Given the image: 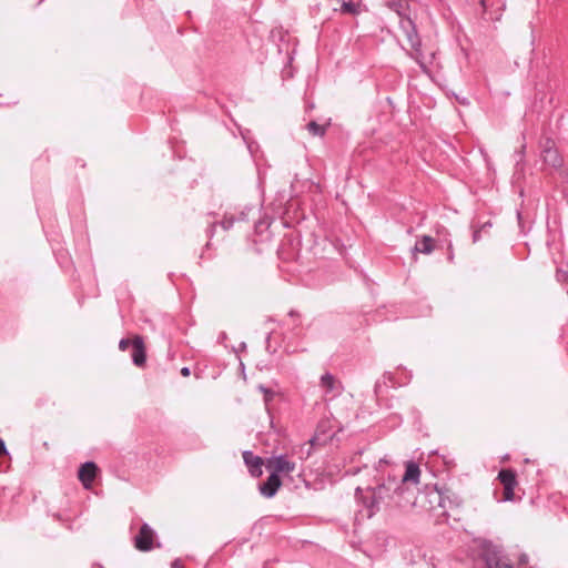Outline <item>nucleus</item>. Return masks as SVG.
<instances>
[{
	"instance_id": "2eb2a0df",
	"label": "nucleus",
	"mask_w": 568,
	"mask_h": 568,
	"mask_svg": "<svg viewBox=\"0 0 568 568\" xmlns=\"http://www.w3.org/2000/svg\"><path fill=\"white\" fill-rule=\"evenodd\" d=\"M542 160L546 164L551 168H560L562 164V158L559 152L552 148H545L542 151Z\"/></svg>"
},
{
	"instance_id": "39448f33",
	"label": "nucleus",
	"mask_w": 568,
	"mask_h": 568,
	"mask_svg": "<svg viewBox=\"0 0 568 568\" xmlns=\"http://www.w3.org/2000/svg\"><path fill=\"white\" fill-rule=\"evenodd\" d=\"M320 386L324 390V395L333 399L342 394L344 390L343 384L331 373H325L321 376Z\"/></svg>"
},
{
	"instance_id": "ddd939ff",
	"label": "nucleus",
	"mask_w": 568,
	"mask_h": 568,
	"mask_svg": "<svg viewBox=\"0 0 568 568\" xmlns=\"http://www.w3.org/2000/svg\"><path fill=\"white\" fill-rule=\"evenodd\" d=\"M420 469L417 464L409 462L406 465V470L403 475L399 474L400 486L405 489V484L410 481L413 484L419 483Z\"/></svg>"
},
{
	"instance_id": "b1692460",
	"label": "nucleus",
	"mask_w": 568,
	"mask_h": 568,
	"mask_svg": "<svg viewBox=\"0 0 568 568\" xmlns=\"http://www.w3.org/2000/svg\"><path fill=\"white\" fill-rule=\"evenodd\" d=\"M528 560H529V558L526 554L520 555V557L518 559V567L527 566Z\"/></svg>"
},
{
	"instance_id": "f3484780",
	"label": "nucleus",
	"mask_w": 568,
	"mask_h": 568,
	"mask_svg": "<svg viewBox=\"0 0 568 568\" xmlns=\"http://www.w3.org/2000/svg\"><path fill=\"white\" fill-rule=\"evenodd\" d=\"M235 220L236 219L233 215L225 214L220 224L224 230H230L233 226Z\"/></svg>"
},
{
	"instance_id": "4be33fe9",
	"label": "nucleus",
	"mask_w": 568,
	"mask_h": 568,
	"mask_svg": "<svg viewBox=\"0 0 568 568\" xmlns=\"http://www.w3.org/2000/svg\"><path fill=\"white\" fill-rule=\"evenodd\" d=\"M258 389L264 393V395H265L264 399H265V403L267 404L271 400V398L273 397V393L263 385L258 386Z\"/></svg>"
},
{
	"instance_id": "2f4dec72",
	"label": "nucleus",
	"mask_w": 568,
	"mask_h": 568,
	"mask_svg": "<svg viewBox=\"0 0 568 568\" xmlns=\"http://www.w3.org/2000/svg\"><path fill=\"white\" fill-rule=\"evenodd\" d=\"M379 387H381V384L377 382L375 385V390L377 392Z\"/></svg>"
},
{
	"instance_id": "f8f14e48",
	"label": "nucleus",
	"mask_w": 568,
	"mask_h": 568,
	"mask_svg": "<svg viewBox=\"0 0 568 568\" xmlns=\"http://www.w3.org/2000/svg\"><path fill=\"white\" fill-rule=\"evenodd\" d=\"M132 362L134 365L141 367L145 364L146 361V353H145V346L144 341L141 336L136 335L132 339Z\"/></svg>"
},
{
	"instance_id": "a211bd4d",
	"label": "nucleus",
	"mask_w": 568,
	"mask_h": 568,
	"mask_svg": "<svg viewBox=\"0 0 568 568\" xmlns=\"http://www.w3.org/2000/svg\"><path fill=\"white\" fill-rule=\"evenodd\" d=\"M556 278L558 282L566 283L568 281V272L561 268H557Z\"/></svg>"
},
{
	"instance_id": "cd10ccee",
	"label": "nucleus",
	"mask_w": 568,
	"mask_h": 568,
	"mask_svg": "<svg viewBox=\"0 0 568 568\" xmlns=\"http://www.w3.org/2000/svg\"><path fill=\"white\" fill-rule=\"evenodd\" d=\"M181 374H182V376L187 377V376H190L191 371H190V368H189V367H183V368L181 369Z\"/></svg>"
},
{
	"instance_id": "412c9836",
	"label": "nucleus",
	"mask_w": 568,
	"mask_h": 568,
	"mask_svg": "<svg viewBox=\"0 0 568 568\" xmlns=\"http://www.w3.org/2000/svg\"><path fill=\"white\" fill-rule=\"evenodd\" d=\"M258 389L264 393V395H265L264 399H265V403L267 404L271 400V398L273 397V393L263 385L258 386Z\"/></svg>"
},
{
	"instance_id": "6e6552de",
	"label": "nucleus",
	"mask_w": 568,
	"mask_h": 568,
	"mask_svg": "<svg viewBox=\"0 0 568 568\" xmlns=\"http://www.w3.org/2000/svg\"><path fill=\"white\" fill-rule=\"evenodd\" d=\"M153 539L154 530L148 524H143L134 538V545L141 551H150L153 548Z\"/></svg>"
},
{
	"instance_id": "1a4fd4ad",
	"label": "nucleus",
	"mask_w": 568,
	"mask_h": 568,
	"mask_svg": "<svg viewBox=\"0 0 568 568\" xmlns=\"http://www.w3.org/2000/svg\"><path fill=\"white\" fill-rule=\"evenodd\" d=\"M98 473V467L93 462H87L81 465L78 476L79 480L82 483L83 487L89 489L91 488L95 476Z\"/></svg>"
},
{
	"instance_id": "f03ea898",
	"label": "nucleus",
	"mask_w": 568,
	"mask_h": 568,
	"mask_svg": "<svg viewBox=\"0 0 568 568\" xmlns=\"http://www.w3.org/2000/svg\"><path fill=\"white\" fill-rule=\"evenodd\" d=\"M478 548L479 557L484 561L485 568H515L511 564L503 561V549L500 546L494 544L493 541L483 539L479 541Z\"/></svg>"
},
{
	"instance_id": "20e7f679",
	"label": "nucleus",
	"mask_w": 568,
	"mask_h": 568,
	"mask_svg": "<svg viewBox=\"0 0 568 568\" xmlns=\"http://www.w3.org/2000/svg\"><path fill=\"white\" fill-rule=\"evenodd\" d=\"M265 467L267 470L280 476V474L293 473L296 468V464L291 462L286 455H278L267 458Z\"/></svg>"
},
{
	"instance_id": "f257e3e1",
	"label": "nucleus",
	"mask_w": 568,
	"mask_h": 568,
	"mask_svg": "<svg viewBox=\"0 0 568 568\" xmlns=\"http://www.w3.org/2000/svg\"><path fill=\"white\" fill-rule=\"evenodd\" d=\"M404 493L400 486L399 474L392 469L387 474V478H383L382 481L374 488L362 489L357 487L355 490V497L358 503L362 504L359 515L363 518H372L376 515L382 507L390 506L397 496Z\"/></svg>"
},
{
	"instance_id": "bb28decb",
	"label": "nucleus",
	"mask_w": 568,
	"mask_h": 568,
	"mask_svg": "<svg viewBox=\"0 0 568 568\" xmlns=\"http://www.w3.org/2000/svg\"><path fill=\"white\" fill-rule=\"evenodd\" d=\"M518 154V161L517 163L521 162L524 160L525 154V145L521 146V150L517 153Z\"/></svg>"
},
{
	"instance_id": "dca6fc26",
	"label": "nucleus",
	"mask_w": 568,
	"mask_h": 568,
	"mask_svg": "<svg viewBox=\"0 0 568 568\" xmlns=\"http://www.w3.org/2000/svg\"><path fill=\"white\" fill-rule=\"evenodd\" d=\"M307 131L314 136H324L326 132L325 125L318 124L316 121H311L306 125Z\"/></svg>"
},
{
	"instance_id": "393cba45",
	"label": "nucleus",
	"mask_w": 568,
	"mask_h": 568,
	"mask_svg": "<svg viewBox=\"0 0 568 568\" xmlns=\"http://www.w3.org/2000/svg\"><path fill=\"white\" fill-rule=\"evenodd\" d=\"M6 454H8L6 444H4V442L2 439H0V456H3Z\"/></svg>"
},
{
	"instance_id": "c85d7f7f",
	"label": "nucleus",
	"mask_w": 568,
	"mask_h": 568,
	"mask_svg": "<svg viewBox=\"0 0 568 568\" xmlns=\"http://www.w3.org/2000/svg\"><path fill=\"white\" fill-rule=\"evenodd\" d=\"M246 217H247V213L245 211H242L237 220L244 221V220H246Z\"/></svg>"
},
{
	"instance_id": "7ed1b4c3",
	"label": "nucleus",
	"mask_w": 568,
	"mask_h": 568,
	"mask_svg": "<svg viewBox=\"0 0 568 568\" xmlns=\"http://www.w3.org/2000/svg\"><path fill=\"white\" fill-rule=\"evenodd\" d=\"M332 425L329 419H322L316 426L315 434L308 440V449L306 450V457L311 456L312 448L316 446H323L332 439L331 434Z\"/></svg>"
},
{
	"instance_id": "5701e85b",
	"label": "nucleus",
	"mask_w": 568,
	"mask_h": 568,
	"mask_svg": "<svg viewBox=\"0 0 568 568\" xmlns=\"http://www.w3.org/2000/svg\"><path fill=\"white\" fill-rule=\"evenodd\" d=\"M258 389L264 393V395H265L264 399H265V403L267 404L271 400V398L273 397V393L263 385L258 386Z\"/></svg>"
},
{
	"instance_id": "9d476101",
	"label": "nucleus",
	"mask_w": 568,
	"mask_h": 568,
	"mask_svg": "<svg viewBox=\"0 0 568 568\" xmlns=\"http://www.w3.org/2000/svg\"><path fill=\"white\" fill-rule=\"evenodd\" d=\"M244 463L253 477H260L262 475L263 459L260 456L254 455L250 450L243 452Z\"/></svg>"
},
{
	"instance_id": "9b49d317",
	"label": "nucleus",
	"mask_w": 568,
	"mask_h": 568,
	"mask_svg": "<svg viewBox=\"0 0 568 568\" xmlns=\"http://www.w3.org/2000/svg\"><path fill=\"white\" fill-rule=\"evenodd\" d=\"M281 485L282 480L280 476L271 471L267 479L260 486V493L266 498H272L276 495Z\"/></svg>"
},
{
	"instance_id": "c756f323",
	"label": "nucleus",
	"mask_w": 568,
	"mask_h": 568,
	"mask_svg": "<svg viewBox=\"0 0 568 568\" xmlns=\"http://www.w3.org/2000/svg\"><path fill=\"white\" fill-rule=\"evenodd\" d=\"M478 239H479V232H478V231H476V232H474V234H473V240H474V242H477V241H478Z\"/></svg>"
},
{
	"instance_id": "4468645a",
	"label": "nucleus",
	"mask_w": 568,
	"mask_h": 568,
	"mask_svg": "<svg viewBox=\"0 0 568 568\" xmlns=\"http://www.w3.org/2000/svg\"><path fill=\"white\" fill-rule=\"evenodd\" d=\"M434 239L429 235H423L416 243H415V246L413 247V253L416 254V253H423V254H430L434 248H435V244H434Z\"/></svg>"
},
{
	"instance_id": "a878e982",
	"label": "nucleus",
	"mask_w": 568,
	"mask_h": 568,
	"mask_svg": "<svg viewBox=\"0 0 568 568\" xmlns=\"http://www.w3.org/2000/svg\"><path fill=\"white\" fill-rule=\"evenodd\" d=\"M389 462L386 459V458H382L379 462H378V466H377V471H382V467L383 465H388Z\"/></svg>"
},
{
	"instance_id": "423d86ee",
	"label": "nucleus",
	"mask_w": 568,
	"mask_h": 568,
	"mask_svg": "<svg viewBox=\"0 0 568 568\" xmlns=\"http://www.w3.org/2000/svg\"><path fill=\"white\" fill-rule=\"evenodd\" d=\"M498 479L504 486L503 500H513L514 489L517 485L516 473L513 469H501L498 474Z\"/></svg>"
},
{
	"instance_id": "aec40b11",
	"label": "nucleus",
	"mask_w": 568,
	"mask_h": 568,
	"mask_svg": "<svg viewBox=\"0 0 568 568\" xmlns=\"http://www.w3.org/2000/svg\"><path fill=\"white\" fill-rule=\"evenodd\" d=\"M130 346H132V341L129 338H122L119 343V348L121 351H126Z\"/></svg>"
},
{
	"instance_id": "7c9ffc66",
	"label": "nucleus",
	"mask_w": 568,
	"mask_h": 568,
	"mask_svg": "<svg viewBox=\"0 0 568 568\" xmlns=\"http://www.w3.org/2000/svg\"><path fill=\"white\" fill-rule=\"evenodd\" d=\"M290 316H298V314H297V312H295V311H291V312H290Z\"/></svg>"
},
{
	"instance_id": "0eeeda50",
	"label": "nucleus",
	"mask_w": 568,
	"mask_h": 568,
	"mask_svg": "<svg viewBox=\"0 0 568 568\" xmlns=\"http://www.w3.org/2000/svg\"><path fill=\"white\" fill-rule=\"evenodd\" d=\"M400 28L405 31L406 38L416 55H419L422 43L413 20L410 18L400 19Z\"/></svg>"
},
{
	"instance_id": "6ab92c4d",
	"label": "nucleus",
	"mask_w": 568,
	"mask_h": 568,
	"mask_svg": "<svg viewBox=\"0 0 568 568\" xmlns=\"http://www.w3.org/2000/svg\"><path fill=\"white\" fill-rule=\"evenodd\" d=\"M344 12L354 13L356 11V4L354 2H344L342 6Z\"/></svg>"
}]
</instances>
